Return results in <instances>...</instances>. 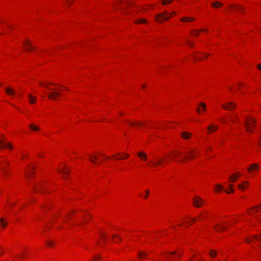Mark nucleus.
I'll list each match as a JSON object with an SVG mask.
<instances>
[{
	"label": "nucleus",
	"mask_w": 261,
	"mask_h": 261,
	"mask_svg": "<svg viewBox=\"0 0 261 261\" xmlns=\"http://www.w3.org/2000/svg\"><path fill=\"white\" fill-rule=\"evenodd\" d=\"M175 14L176 13L175 12L169 13L167 11H165L163 13L157 14L155 16V19L157 22L162 23L164 20H168L172 16Z\"/></svg>",
	"instance_id": "obj_1"
},
{
	"label": "nucleus",
	"mask_w": 261,
	"mask_h": 261,
	"mask_svg": "<svg viewBox=\"0 0 261 261\" xmlns=\"http://www.w3.org/2000/svg\"><path fill=\"white\" fill-rule=\"evenodd\" d=\"M255 122V120L253 118L247 119L246 120L245 125L247 132H252V130L251 129V128L254 125Z\"/></svg>",
	"instance_id": "obj_2"
},
{
	"label": "nucleus",
	"mask_w": 261,
	"mask_h": 261,
	"mask_svg": "<svg viewBox=\"0 0 261 261\" xmlns=\"http://www.w3.org/2000/svg\"><path fill=\"white\" fill-rule=\"evenodd\" d=\"M187 154L188 155H186L185 158L181 160L182 162H185L187 159L192 160L194 156L196 155V154L193 149H191L190 151H188Z\"/></svg>",
	"instance_id": "obj_3"
},
{
	"label": "nucleus",
	"mask_w": 261,
	"mask_h": 261,
	"mask_svg": "<svg viewBox=\"0 0 261 261\" xmlns=\"http://www.w3.org/2000/svg\"><path fill=\"white\" fill-rule=\"evenodd\" d=\"M193 205L197 207H199L202 205V199L197 196H195L193 199Z\"/></svg>",
	"instance_id": "obj_4"
},
{
	"label": "nucleus",
	"mask_w": 261,
	"mask_h": 261,
	"mask_svg": "<svg viewBox=\"0 0 261 261\" xmlns=\"http://www.w3.org/2000/svg\"><path fill=\"white\" fill-rule=\"evenodd\" d=\"M9 163L6 161H1L0 162V170H2L4 175H6L7 174L6 166Z\"/></svg>",
	"instance_id": "obj_5"
},
{
	"label": "nucleus",
	"mask_w": 261,
	"mask_h": 261,
	"mask_svg": "<svg viewBox=\"0 0 261 261\" xmlns=\"http://www.w3.org/2000/svg\"><path fill=\"white\" fill-rule=\"evenodd\" d=\"M222 108L227 110H232L236 108V105L232 102H229L226 105H223Z\"/></svg>",
	"instance_id": "obj_6"
},
{
	"label": "nucleus",
	"mask_w": 261,
	"mask_h": 261,
	"mask_svg": "<svg viewBox=\"0 0 261 261\" xmlns=\"http://www.w3.org/2000/svg\"><path fill=\"white\" fill-rule=\"evenodd\" d=\"M61 94L59 92L56 91H52L48 94V97L51 100L56 99L58 96H61Z\"/></svg>",
	"instance_id": "obj_7"
},
{
	"label": "nucleus",
	"mask_w": 261,
	"mask_h": 261,
	"mask_svg": "<svg viewBox=\"0 0 261 261\" xmlns=\"http://www.w3.org/2000/svg\"><path fill=\"white\" fill-rule=\"evenodd\" d=\"M5 139L0 138V149L3 148L4 147H7L10 149L13 148V146L10 143H6L5 142Z\"/></svg>",
	"instance_id": "obj_8"
},
{
	"label": "nucleus",
	"mask_w": 261,
	"mask_h": 261,
	"mask_svg": "<svg viewBox=\"0 0 261 261\" xmlns=\"http://www.w3.org/2000/svg\"><path fill=\"white\" fill-rule=\"evenodd\" d=\"M163 163V161L160 159H155V162L151 161L148 163V165L151 167H156L159 165H161Z\"/></svg>",
	"instance_id": "obj_9"
},
{
	"label": "nucleus",
	"mask_w": 261,
	"mask_h": 261,
	"mask_svg": "<svg viewBox=\"0 0 261 261\" xmlns=\"http://www.w3.org/2000/svg\"><path fill=\"white\" fill-rule=\"evenodd\" d=\"M259 168L258 165L256 164H251L250 167H248L247 170V171L251 173L253 170H258Z\"/></svg>",
	"instance_id": "obj_10"
},
{
	"label": "nucleus",
	"mask_w": 261,
	"mask_h": 261,
	"mask_svg": "<svg viewBox=\"0 0 261 261\" xmlns=\"http://www.w3.org/2000/svg\"><path fill=\"white\" fill-rule=\"evenodd\" d=\"M24 47L25 49L27 51L31 50L34 49V47H33L30 44V42L28 40H26L24 43Z\"/></svg>",
	"instance_id": "obj_11"
},
{
	"label": "nucleus",
	"mask_w": 261,
	"mask_h": 261,
	"mask_svg": "<svg viewBox=\"0 0 261 261\" xmlns=\"http://www.w3.org/2000/svg\"><path fill=\"white\" fill-rule=\"evenodd\" d=\"M181 136L184 139H189L192 136V134L188 132H183L181 133Z\"/></svg>",
	"instance_id": "obj_12"
},
{
	"label": "nucleus",
	"mask_w": 261,
	"mask_h": 261,
	"mask_svg": "<svg viewBox=\"0 0 261 261\" xmlns=\"http://www.w3.org/2000/svg\"><path fill=\"white\" fill-rule=\"evenodd\" d=\"M218 128V127L216 125H210L207 127L208 133H211L215 130H216Z\"/></svg>",
	"instance_id": "obj_13"
},
{
	"label": "nucleus",
	"mask_w": 261,
	"mask_h": 261,
	"mask_svg": "<svg viewBox=\"0 0 261 261\" xmlns=\"http://www.w3.org/2000/svg\"><path fill=\"white\" fill-rule=\"evenodd\" d=\"M248 185V182L247 181H244L242 182V184L238 185V187L239 189L244 190Z\"/></svg>",
	"instance_id": "obj_14"
},
{
	"label": "nucleus",
	"mask_w": 261,
	"mask_h": 261,
	"mask_svg": "<svg viewBox=\"0 0 261 261\" xmlns=\"http://www.w3.org/2000/svg\"><path fill=\"white\" fill-rule=\"evenodd\" d=\"M137 155L141 160L143 161H146L147 160V155L143 152H139L137 153Z\"/></svg>",
	"instance_id": "obj_15"
},
{
	"label": "nucleus",
	"mask_w": 261,
	"mask_h": 261,
	"mask_svg": "<svg viewBox=\"0 0 261 261\" xmlns=\"http://www.w3.org/2000/svg\"><path fill=\"white\" fill-rule=\"evenodd\" d=\"M137 155L141 160L143 161H146L147 160V155L143 152H139L137 153Z\"/></svg>",
	"instance_id": "obj_16"
},
{
	"label": "nucleus",
	"mask_w": 261,
	"mask_h": 261,
	"mask_svg": "<svg viewBox=\"0 0 261 261\" xmlns=\"http://www.w3.org/2000/svg\"><path fill=\"white\" fill-rule=\"evenodd\" d=\"M5 90H6V93L8 95H14L15 93L14 90L11 87L6 88Z\"/></svg>",
	"instance_id": "obj_17"
},
{
	"label": "nucleus",
	"mask_w": 261,
	"mask_h": 261,
	"mask_svg": "<svg viewBox=\"0 0 261 261\" xmlns=\"http://www.w3.org/2000/svg\"><path fill=\"white\" fill-rule=\"evenodd\" d=\"M214 229L217 232H220L223 230L226 229V227H224L221 224H218L214 226Z\"/></svg>",
	"instance_id": "obj_18"
},
{
	"label": "nucleus",
	"mask_w": 261,
	"mask_h": 261,
	"mask_svg": "<svg viewBox=\"0 0 261 261\" xmlns=\"http://www.w3.org/2000/svg\"><path fill=\"white\" fill-rule=\"evenodd\" d=\"M89 158L92 163L95 165L96 164V161L97 160V157L96 156L94 155H89Z\"/></svg>",
	"instance_id": "obj_19"
},
{
	"label": "nucleus",
	"mask_w": 261,
	"mask_h": 261,
	"mask_svg": "<svg viewBox=\"0 0 261 261\" xmlns=\"http://www.w3.org/2000/svg\"><path fill=\"white\" fill-rule=\"evenodd\" d=\"M181 21L183 22H190L195 20V19L190 17H184L180 19Z\"/></svg>",
	"instance_id": "obj_20"
},
{
	"label": "nucleus",
	"mask_w": 261,
	"mask_h": 261,
	"mask_svg": "<svg viewBox=\"0 0 261 261\" xmlns=\"http://www.w3.org/2000/svg\"><path fill=\"white\" fill-rule=\"evenodd\" d=\"M212 5L213 7H214L215 8H217L221 7L223 6V4L218 1H216V2L212 3Z\"/></svg>",
	"instance_id": "obj_21"
},
{
	"label": "nucleus",
	"mask_w": 261,
	"mask_h": 261,
	"mask_svg": "<svg viewBox=\"0 0 261 261\" xmlns=\"http://www.w3.org/2000/svg\"><path fill=\"white\" fill-rule=\"evenodd\" d=\"M148 254L144 251H140L138 253V256L139 258L141 259L143 257H146L147 256Z\"/></svg>",
	"instance_id": "obj_22"
},
{
	"label": "nucleus",
	"mask_w": 261,
	"mask_h": 261,
	"mask_svg": "<svg viewBox=\"0 0 261 261\" xmlns=\"http://www.w3.org/2000/svg\"><path fill=\"white\" fill-rule=\"evenodd\" d=\"M28 97L29 98V102H30V103H31V104L34 103L35 101H36V97L33 96L31 94H29L28 95Z\"/></svg>",
	"instance_id": "obj_23"
},
{
	"label": "nucleus",
	"mask_w": 261,
	"mask_h": 261,
	"mask_svg": "<svg viewBox=\"0 0 261 261\" xmlns=\"http://www.w3.org/2000/svg\"><path fill=\"white\" fill-rule=\"evenodd\" d=\"M29 127L33 131H38L40 129V128L38 126H36L33 124H30L29 125Z\"/></svg>",
	"instance_id": "obj_24"
},
{
	"label": "nucleus",
	"mask_w": 261,
	"mask_h": 261,
	"mask_svg": "<svg viewBox=\"0 0 261 261\" xmlns=\"http://www.w3.org/2000/svg\"><path fill=\"white\" fill-rule=\"evenodd\" d=\"M128 124L130 126H139V125H144L143 123L141 122H139L137 123L133 122H128Z\"/></svg>",
	"instance_id": "obj_25"
},
{
	"label": "nucleus",
	"mask_w": 261,
	"mask_h": 261,
	"mask_svg": "<svg viewBox=\"0 0 261 261\" xmlns=\"http://www.w3.org/2000/svg\"><path fill=\"white\" fill-rule=\"evenodd\" d=\"M135 22L137 24L146 23H147V20L144 18H141L136 20Z\"/></svg>",
	"instance_id": "obj_26"
},
{
	"label": "nucleus",
	"mask_w": 261,
	"mask_h": 261,
	"mask_svg": "<svg viewBox=\"0 0 261 261\" xmlns=\"http://www.w3.org/2000/svg\"><path fill=\"white\" fill-rule=\"evenodd\" d=\"M0 224L3 228H5L7 226V222L4 221V218L0 219Z\"/></svg>",
	"instance_id": "obj_27"
},
{
	"label": "nucleus",
	"mask_w": 261,
	"mask_h": 261,
	"mask_svg": "<svg viewBox=\"0 0 261 261\" xmlns=\"http://www.w3.org/2000/svg\"><path fill=\"white\" fill-rule=\"evenodd\" d=\"M228 187L230 189V191L229 192L228 190H226L225 191L226 193L229 194V193H233L234 190L233 189V186L231 185H229Z\"/></svg>",
	"instance_id": "obj_28"
},
{
	"label": "nucleus",
	"mask_w": 261,
	"mask_h": 261,
	"mask_svg": "<svg viewBox=\"0 0 261 261\" xmlns=\"http://www.w3.org/2000/svg\"><path fill=\"white\" fill-rule=\"evenodd\" d=\"M229 178H230V181L231 182H234L236 181L237 177H236V176L234 175L233 174V175H230Z\"/></svg>",
	"instance_id": "obj_29"
},
{
	"label": "nucleus",
	"mask_w": 261,
	"mask_h": 261,
	"mask_svg": "<svg viewBox=\"0 0 261 261\" xmlns=\"http://www.w3.org/2000/svg\"><path fill=\"white\" fill-rule=\"evenodd\" d=\"M217 252L214 250H211L210 253V255L211 257H213L216 256Z\"/></svg>",
	"instance_id": "obj_30"
},
{
	"label": "nucleus",
	"mask_w": 261,
	"mask_h": 261,
	"mask_svg": "<svg viewBox=\"0 0 261 261\" xmlns=\"http://www.w3.org/2000/svg\"><path fill=\"white\" fill-rule=\"evenodd\" d=\"M34 189H35V191L36 192H38V190L39 189H42V186L41 185H38V186H34Z\"/></svg>",
	"instance_id": "obj_31"
},
{
	"label": "nucleus",
	"mask_w": 261,
	"mask_h": 261,
	"mask_svg": "<svg viewBox=\"0 0 261 261\" xmlns=\"http://www.w3.org/2000/svg\"><path fill=\"white\" fill-rule=\"evenodd\" d=\"M252 238L254 239H255V240H257V241L261 242V234L259 236H252Z\"/></svg>",
	"instance_id": "obj_32"
},
{
	"label": "nucleus",
	"mask_w": 261,
	"mask_h": 261,
	"mask_svg": "<svg viewBox=\"0 0 261 261\" xmlns=\"http://www.w3.org/2000/svg\"><path fill=\"white\" fill-rule=\"evenodd\" d=\"M173 1V0H164L162 2L163 5H166L167 4H169L172 3Z\"/></svg>",
	"instance_id": "obj_33"
},
{
	"label": "nucleus",
	"mask_w": 261,
	"mask_h": 261,
	"mask_svg": "<svg viewBox=\"0 0 261 261\" xmlns=\"http://www.w3.org/2000/svg\"><path fill=\"white\" fill-rule=\"evenodd\" d=\"M218 189L220 190H222L223 189V187L221 185H216V191L218 192Z\"/></svg>",
	"instance_id": "obj_34"
},
{
	"label": "nucleus",
	"mask_w": 261,
	"mask_h": 261,
	"mask_svg": "<svg viewBox=\"0 0 261 261\" xmlns=\"http://www.w3.org/2000/svg\"><path fill=\"white\" fill-rule=\"evenodd\" d=\"M115 237L117 238L118 239V240H119L120 241H121L122 240L121 238L116 234H113L112 238L113 239Z\"/></svg>",
	"instance_id": "obj_35"
},
{
	"label": "nucleus",
	"mask_w": 261,
	"mask_h": 261,
	"mask_svg": "<svg viewBox=\"0 0 261 261\" xmlns=\"http://www.w3.org/2000/svg\"><path fill=\"white\" fill-rule=\"evenodd\" d=\"M61 173L64 174H67L69 173V171L66 170L65 168L63 169V171H59Z\"/></svg>",
	"instance_id": "obj_36"
},
{
	"label": "nucleus",
	"mask_w": 261,
	"mask_h": 261,
	"mask_svg": "<svg viewBox=\"0 0 261 261\" xmlns=\"http://www.w3.org/2000/svg\"><path fill=\"white\" fill-rule=\"evenodd\" d=\"M237 120L238 121L239 119H238V116L237 115H234V118H230V120L232 121V122H234L235 120Z\"/></svg>",
	"instance_id": "obj_37"
},
{
	"label": "nucleus",
	"mask_w": 261,
	"mask_h": 261,
	"mask_svg": "<svg viewBox=\"0 0 261 261\" xmlns=\"http://www.w3.org/2000/svg\"><path fill=\"white\" fill-rule=\"evenodd\" d=\"M200 106L202 107L203 110L205 111L206 110V106L204 103H200Z\"/></svg>",
	"instance_id": "obj_38"
},
{
	"label": "nucleus",
	"mask_w": 261,
	"mask_h": 261,
	"mask_svg": "<svg viewBox=\"0 0 261 261\" xmlns=\"http://www.w3.org/2000/svg\"><path fill=\"white\" fill-rule=\"evenodd\" d=\"M201 31H202V29H200V30H196L195 31V34H193V36H197L198 35V34L199 32H201Z\"/></svg>",
	"instance_id": "obj_39"
},
{
	"label": "nucleus",
	"mask_w": 261,
	"mask_h": 261,
	"mask_svg": "<svg viewBox=\"0 0 261 261\" xmlns=\"http://www.w3.org/2000/svg\"><path fill=\"white\" fill-rule=\"evenodd\" d=\"M194 58L196 61H200L202 58V57H198L194 55Z\"/></svg>",
	"instance_id": "obj_40"
},
{
	"label": "nucleus",
	"mask_w": 261,
	"mask_h": 261,
	"mask_svg": "<svg viewBox=\"0 0 261 261\" xmlns=\"http://www.w3.org/2000/svg\"><path fill=\"white\" fill-rule=\"evenodd\" d=\"M47 244L48 246H52V245H53V243L50 241H48L47 242Z\"/></svg>",
	"instance_id": "obj_41"
},
{
	"label": "nucleus",
	"mask_w": 261,
	"mask_h": 261,
	"mask_svg": "<svg viewBox=\"0 0 261 261\" xmlns=\"http://www.w3.org/2000/svg\"><path fill=\"white\" fill-rule=\"evenodd\" d=\"M128 156H129V154L128 153H125L124 154V157H121L120 159L123 160V159H124L125 158H128Z\"/></svg>",
	"instance_id": "obj_42"
},
{
	"label": "nucleus",
	"mask_w": 261,
	"mask_h": 261,
	"mask_svg": "<svg viewBox=\"0 0 261 261\" xmlns=\"http://www.w3.org/2000/svg\"><path fill=\"white\" fill-rule=\"evenodd\" d=\"M100 237L101 238V239L103 241H106V234H101Z\"/></svg>",
	"instance_id": "obj_43"
},
{
	"label": "nucleus",
	"mask_w": 261,
	"mask_h": 261,
	"mask_svg": "<svg viewBox=\"0 0 261 261\" xmlns=\"http://www.w3.org/2000/svg\"><path fill=\"white\" fill-rule=\"evenodd\" d=\"M167 254H170V255H174L175 254L176 252L175 251H172V252H166Z\"/></svg>",
	"instance_id": "obj_44"
},
{
	"label": "nucleus",
	"mask_w": 261,
	"mask_h": 261,
	"mask_svg": "<svg viewBox=\"0 0 261 261\" xmlns=\"http://www.w3.org/2000/svg\"><path fill=\"white\" fill-rule=\"evenodd\" d=\"M258 207H261V205H259V206H256V207H252V208H251V210H253V209L255 208V212H257L258 211L257 208Z\"/></svg>",
	"instance_id": "obj_45"
},
{
	"label": "nucleus",
	"mask_w": 261,
	"mask_h": 261,
	"mask_svg": "<svg viewBox=\"0 0 261 261\" xmlns=\"http://www.w3.org/2000/svg\"><path fill=\"white\" fill-rule=\"evenodd\" d=\"M234 175L237 178V177H239L240 176V173L239 172H237Z\"/></svg>",
	"instance_id": "obj_46"
},
{
	"label": "nucleus",
	"mask_w": 261,
	"mask_h": 261,
	"mask_svg": "<svg viewBox=\"0 0 261 261\" xmlns=\"http://www.w3.org/2000/svg\"><path fill=\"white\" fill-rule=\"evenodd\" d=\"M114 9H117V8L120 9V8H119V7H118V6L117 7L115 5H114ZM125 9V8H121V9Z\"/></svg>",
	"instance_id": "obj_47"
},
{
	"label": "nucleus",
	"mask_w": 261,
	"mask_h": 261,
	"mask_svg": "<svg viewBox=\"0 0 261 261\" xmlns=\"http://www.w3.org/2000/svg\"><path fill=\"white\" fill-rule=\"evenodd\" d=\"M257 68L259 69V70H261V64H258L257 65Z\"/></svg>",
	"instance_id": "obj_48"
},
{
	"label": "nucleus",
	"mask_w": 261,
	"mask_h": 261,
	"mask_svg": "<svg viewBox=\"0 0 261 261\" xmlns=\"http://www.w3.org/2000/svg\"><path fill=\"white\" fill-rule=\"evenodd\" d=\"M39 84L41 85V86H44L43 84L42 83H40ZM45 87L49 89H50L48 86H44Z\"/></svg>",
	"instance_id": "obj_49"
},
{
	"label": "nucleus",
	"mask_w": 261,
	"mask_h": 261,
	"mask_svg": "<svg viewBox=\"0 0 261 261\" xmlns=\"http://www.w3.org/2000/svg\"><path fill=\"white\" fill-rule=\"evenodd\" d=\"M187 43L190 46H192L193 45V44L192 42H189V41H187Z\"/></svg>",
	"instance_id": "obj_50"
},
{
	"label": "nucleus",
	"mask_w": 261,
	"mask_h": 261,
	"mask_svg": "<svg viewBox=\"0 0 261 261\" xmlns=\"http://www.w3.org/2000/svg\"><path fill=\"white\" fill-rule=\"evenodd\" d=\"M95 259H98V258L100 259V258H101V257L99 255H97V256H95Z\"/></svg>",
	"instance_id": "obj_51"
},
{
	"label": "nucleus",
	"mask_w": 261,
	"mask_h": 261,
	"mask_svg": "<svg viewBox=\"0 0 261 261\" xmlns=\"http://www.w3.org/2000/svg\"><path fill=\"white\" fill-rule=\"evenodd\" d=\"M245 242H247V243H249V242H251V240H249V239H246L245 240Z\"/></svg>",
	"instance_id": "obj_52"
},
{
	"label": "nucleus",
	"mask_w": 261,
	"mask_h": 261,
	"mask_svg": "<svg viewBox=\"0 0 261 261\" xmlns=\"http://www.w3.org/2000/svg\"><path fill=\"white\" fill-rule=\"evenodd\" d=\"M258 145H261V137L259 138V140L258 141Z\"/></svg>",
	"instance_id": "obj_53"
},
{
	"label": "nucleus",
	"mask_w": 261,
	"mask_h": 261,
	"mask_svg": "<svg viewBox=\"0 0 261 261\" xmlns=\"http://www.w3.org/2000/svg\"><path fill=\"white\" fill-rule=\"evenodd\" d=\"M236 8L240 10H243V9L242 8H241L240 7H236Z\"/></svg>",
	"instance_id": "obj_54"
},
{
	"label": "nucleus",
	"mask_w": 261,
	"mask_h": 261,
	"mask_svg": "<svg viewBox=\"0 0 261 261\" xmlns=\"http://www.w3.org/2000/svg\"><path fill=\"white\" fill-rule=\"evenodd\" d=\"M197 112L198 113H200V109H199V108H197Z\"/></svg>",
	"instance_id": "obj_55"
},
{
	"label": "nucleus",
	"mask_w": 261,
	"mask_h": 261,
	"mask_svg": "<svg viewBox=\"0 0 261 261\" xmlns=\"http://www.w3.org/2000/svg\"><path fill=\"white\" fill-rule=\"evenodd\" d=\"M29 176H30L31 177L32 176V173H28V175Z\"/></svg>",
	"instance_id": "obj_56"
},
{
	"label": "nucleus",
	"mask_w": 261,
	"mask_h": 261,
	"mask_svg": "<svg viewBox=\"0 0 261 261\" xmlns=\"http://www.w3.org/2000/svg\"><path fill=\"white\" fill-rule=\"evenodd\" d=\"M221 121L223 123H225L226 122V121L225 120H223V119H222L221 120Z\"/></svg>",
	"instance_id": "obj_57"
},
{
	"label": "nucleus",
	"mask_w": 261,
	"mask_h": 261,
	"mask_svg": "<svg viewBox=\"0 0 261 261\" xmlns=\"http://www.w3.org/2000/svg\"><path fill=\"white\" fill-rule=\"evenodd\" d=\"M192 220L193 222H194L196 220L195 218H192Z\"/></svg>",
	"instance_id": "obj_58"
},
{
	"label": "nucleus",
	"mask_w": 261,
	"mask_h": 261,
	"mask_svg": "<svg viewBox=\"0 0 261 261\" xmlns=\"http://www.w3.org/2000/svg\"><path fill=\"white\" fill-rule=\"evenodd\" d=\"M146 193L147 194V195H148L149 194V191L146 190Z\"/></svg>",
	"instance_id": "obj_59"
},
{
	"label": "nucleus",
	"mask_w": 261,
	"mask_h": 261,
	"mask_svg": "<svg viewBox=\"0 0 261 261\" xmlns=\"http://www.w3.org/2000/svg\"><path fill=\"white\" fill-rule=\"evenodd\" d=\"M202 30L203 31H205V32H206L207 31V30L206 29H204L203 30Z\"/></svg>",
	"instance_id": "obj_60"
},
{
	"label": "nucleus",
	"mask_w": 261,
	"mask_h": 261,
	"mask_svg": "<svg viewBox=\"0 0 261 261\" xmlns=\"http://www.w3.org/2000/svg\"><path fill=\"white\" fill-rule=\"evenodd\" d=\"M147 194H145V196H144V198H147Z\"/></svg>",
	"instance_id": "obj_61"
},
{
	"label": "nucleus",
	"mask_w": 261,
	"mask_h": 261,
	"mask_svg": "<svg viewBox=\"0 0 261 261\" xmlns=\"http://www.w3.org/2000/svg\"><path fill=\"white\" fill-rule=\"evenodd\" d=\"M181 255V254H177V255H178V256H180Z\"/></svg>",
	"instance_id": "obj_62"
},
{
	"label": "nucleus",
	"mask_w": 261,
	"mask_h": 261,
	"mask_svg": "<svg viewBox=\"0 0 261 261\" xmlns=\"http://www.w3.org/2000/svg\"><path fill=\"white\" fill-rule=\"evenodd\" d=\"M197 260H198V261H201V260L200 259H198L197 258Z\"/></svg>",
	"instance_id": "obj_63"
},
{
	"label": "nucleus",
	"mask_w": 261,
	"mask_h": 261,
	"mask_svg": "<svg viewBox=\"0 0 261 261\" xmlns=\"http://www.w3.org/2000/svg\"><path fill=\"white\" fill-rule=\"evenodd\" d=\"M189 261H192V259H191V258H190V259L189 260Z\"/></svg>",
	"instance_id": "obj_64"
}]
</instances>
